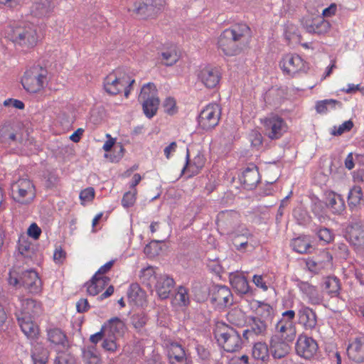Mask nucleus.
Masks as SVG:
<instances>
[{
    "mask_svg": "<svg viewBox=\"0 0 364 364\" xmlns=\"http://www.w3.org/2000/svg\"><path fill=\"white\" fill-rule=\"evenodd\" d=\"M214 335L218 344L227 352L233 353L242 348L240 334L225 323H220L216 326Z\"/></svg>",
    "mask_w": 364,
    "mask_h": 364,
    "instance_id": "nucleus-5",
    "label": "nucleus"
},
{
    "mask_svg": "<svg viewBox=\"0 0 364 364\" xmlns=\"http://www.w3.org/2000/svg\"><path fill=\"white\" fill-rule=\"evenodd\" d=\"M323 290L331 296L337 297L340 294V280L336 277H328L323 284Z\"/></svg>",
    "mask_w": 364,
    "mask_h": 364,
    "instance_id": "nucleus-40",
    "label": "nucleus"
},
{
    "mask_svg": "<svg viewBox=\"0 0 364 364\" xmlns=\"http://www.w3.org/2000/svg\"><path fill=\"white\" fill-rule=\"evenodd\" d=\"M140 102H141L144 114L147 118L151 119L156 115L160 103L159 97Z\"/></svg>",
    "mask_w": 364,
    "mask_h": 364,
    "instance_id": "nucleus-46",
    "label": "nucleus"
},
{
    "mask_svg": "<svg viewBox=\"0 0 364 364\" xmlns=\"http://www.w3.org/2000/svg\"><path fill=\"white\" fill-rule=\"evenodd\" d=\"M293 216L297 221V223L301 225L308 224L311 219L308 212L301 207H297L294 210Z\"/></svg>",
    "mask_w": 364,
    "mask_h": 364,
    "instance_id": "nucleus-53",
    "label": "nucleus"
},
{
    "mask_svg": "<svg viewBox=\"0 0 364 364\" xmlns=\"http://www.w3.org/2000/svg\"><path fill=\"white\" fill-rule=\"evenodd\" d=\"M326 205L317 197L311 198V210L320 223H325L329 218L326 213Z\"/></svg>",
    "mask_w": 364,
    "mask_h": 364,
    "instance_id": "nucleus-33",
    "label": "nucleus"
},
{
    "mask_svg": "<svg viewBox=\"0 0 364 364\" xmlns=\"http://www.w3.org/2000/svg\"><path fill=\"white\" fill-rule=\"evenodd\" d=\"M105 336L119 338L123 336L126 330L125 323L118 317H113L102 326Z\"/></svg>",
    "mask_w": 364,
    "mask_h": 364,
    "instance_id": "nucleus-27",
    "label": "nucleus"
},
{
    "mask_svg": "<svg viewBox=\"0 0 364 364\" xmlns=\"http://www.w3.org/2000/svg\"><path fill=\"white\" fill-rule=\"evenodd\" d=\"M279 67L285 75L291 77L306 73L309 69L307 63L300 55L294 53L284 55L279 61Z\"/></svg>",
    "mask_w": 364,
    "mask_h": 364,
    "instance_id": "nucleus-9",
    "label": "nucleus"
},
{
    "mask_svg": "<svg viewBox=\"0 0 364 364\" xmlns=\"http://www.w3.org/2000/svg\"><path fill=\"white\" fill-rule=\"evenodd\" d=\"M147 322V318L144 314H136L132 316V323L135 328H141Z\"/></svg>",
    "mask_w": 364,
    "mask_h": 364,
    "instance_id": "nucleus-64",
    "label": "nucleus"
},
{
    "mask_svg": "<svg viewBox=\"0 0 364 364\" xmlns=\"http://www.w3.org/2000/svg\"><path fill=\"white\" fill-rule=\"evenodd\" d=\"M158 277L159 275L156 274L155 269L153 267H148L141 270V281L148 287L151 288L154 286Z\"/></svg>",
    "mask_w": 364,
    "mask_h": 364,
    "instance_id": "nucleus-45",
    "label": "nucleus"
},
{
    "mask_svg": "<svg viewBox=\"0 0 364 364\" xmlns=\"http://www.w3.org/2000/svg\"><path fill=\"white\" fill-rule=\"evenodd\" d=\"M348 358L357 363H364V336H359L348 344Z\"/></svg>",
    "mask_w": 364,
    "mask_h": 364,
    "instance_id": "nucleus-21",
    "label": "nucleus"
},
{
    "mask_svg": "<svg viewBox=\"0 0 364 364\" xmlns=\"http://www.w3.org/2000/svg\"><path fill=\"white\" fill-rule=\"evenodd\" d=\"M293 341H284L281 338L272 336L269 341V349L272 356L274 359H284L283 363L287 364L291 360L286 359V356L289 354L290 350L289 343Z\"/></svg>",
    "mask_w": 364,
    "mask_h": 364,
    "instance_id": "nucleus-18",
    "label": "nucleus"
},
{
    "mask_svg": "<svg viewBox=\"0 0 364 364\" xmlns=\"http://www.w3.org/2000/svg\"><path fill=\"white\" fill-rule=\"evenodd\" d=\"M49 358L48 350L41 344L36 343L31 352V358L33 364H47Z\"/></svg>",
    "mask_w": 364,
    "mask_h": 364,
    "instance_id": "nucleus-42",
    "label": "nucleus"
},
{
    "mask_svg": "<svg viewBox=\"0 0 364 364\" xmlns=\"http://www.w3.org/2000/svg\"><path fill=\"white\" fill-rule=\"evenodd\" d=\"M240 222V214L232 210H225L218 213L215 223L221 235H228Z\"/></svg>",
    "mask_w": 364,
    "mask_h": 364,
    "instance_id": "nucleus-13",
    "label": "nucleus"
},
{
    "mask_svg": "<svg viewBox=\"0 0 364 364\" xmlns=\"http://www.w3.org/2000/svg\"><path fill=\"white\" fill-rule=\"evenodd\" d=\"M48 80V70L38 65L27 69L21 79L23 88L28 92L36 93L42 90Z\"/></svg>",
    "mask_w": 364,
    "mask_h": 364,
    "instance_id": "nucleus-6",
    "label": "nucleus"
},
{
    "mask_svg": "<svg viewBox=\"0 0 364 364\" xmlns=\"http://www.w3.org/2000/svg\"><path fill=\"white\" fill-rule=\"evenodd\" d=\"M363 192L360 186H352L348 193L347 203L349 210L351 212H358L363 205Z\"/></svg>",
    "mask_w": 364,
    "mask_h": 364,
    "instance_id": "nucleus-25",
    "label": "nucleus"
},
{
    "mask_svg": "<svg viewBox=\"0 0 364 364\" xmlns=\"http://www.w3.org/2000/svg\"><path fill=\"white\" fill-rule=\"evenodd\" d=\"M297 318L299 323L305 331H314L316 328L318 321L316 312L302 302L299 305Z\"/></svg>",
    "mask_w": 364,
    "mask_h": 364,
    "instance_id": "nucleus-16",
    "label": "nucleus"
},
{
    "mask_svg": "<svg viewBox=\"0 0 364 364\" xmlns=\"http://www.w3.org/2000/svg\"><path fill=\"white\" fill-rule=\"evenodd\" d=\"M227 318L231 324L237 327L243 326L247 322L245 312L238 309H232L228 312Z\"/></svg>",
    "mask_w": 364,
    "mask_h": 364,
    "instance_id": "nucleus-47",
    "label": "nucleus"
},
{
    "mask_svg": "<svg viewBox=\"0 0 364 364\" xmlns=\"http://www.w3.org/2000/svg\"><path fill=\"white\" fill-rule=\"evenodd\" d=\"M159 242V241L152 240L150 243L147 244L144 249V254L149 257H154L157 255L160 250L158 245Z\"/></svg>",
    "mask_w": 364,
    "mask_h": 364,
    "instance_id": "nucleus-60",
    "label": "nucleus"
},
{
    "mask_svg": "<svg viewBox=\"0 0 364 364\" xmlns=\"http://www.w3.org/2000/svg\"><path fill=\"white\" fill-rule=\"evenodd\" d=\"M301 24L303 28L309 33L322 35L327 33L330 29V23L323 17H312L305 16L301 19Z\"/></svg>",
    "mask_w": 364,
    "mask_h": 364,
    "instance_id": "nucleus-15",
    "label": "nucleus"
},
{
    "mask_svg": "<svg viewBox=\"0 0 364 364\" xmlns=\"http://www.w3.org/2000/svg\"><path fill=\"white\" fill-rule=\"evenodd\" d=\"M342 103L340 101L333 99H326L318 101L316 104V110L318 113H326L336 107L341 108Z\"/></svg>",
    "mask_w": 364,
    "mask_h": 364,
    "instance_id": "nucleus-48",
    "label": "nucleus"
},
{
    "mask_svg": "<svg viewBox=\"0 0 364 364\" xmlns=\"http://www.w3.org/2000/svg\"><path fill=\"white\" fill-rule=\"evenodd\" d=\"M174 285L175 281L168 274H159L154 287L159 297L161 299H166L169 297Z\"/></svg>",
    "mask_w": 364,
    "mask_h": 364,
    "instance_id": "nucleus-22",
    "label": "nucleus"
},
{
    "mask_svg": "<svg viewBox=\"0 0 364 364\" xmlns=\"http://www.w3.org/2000/svg\"><path fill=\"white\" fill-rule=\"evenodd\" d=\"M239 180L245 189H254L260 181L259 173L257 166L251 164L247 167L240 176Z\"/></svg>",
    "mask_w": 364,
    "mask_h": 364,
    "instance_id": "nucleus-20",
    "label": "nucleus"
},
{
    "mask_svg": "<svg viewBox=\"0 0 364 364\" xmlns=\"http://www.w3.org/2000/svg\"><path fill=\"white\" fill-rule=\"evenodd\" d=\"M11 127L9 125H4L0 129V141L6 145H11L13 142L16 141V134L11 131Z\"/></svg>",
    "mask_w": 364,
    "mask_h": 364,
    "instance_id": "nucleus-52",
    "label": "nucleus"
},
{
    "mask_svg": "<svg viewBox=\"0 0 364 364\" xmlns=\"http://www.w3.org/2000/svg\"><path fill=\"white\" fill-rule=\"evenodd\" d=\"M11 191L12 198L21 204H28L36 197L35 186L27 178H20L11 183Z\"/></svg>",
    "mask_w": 364,
    "mask_h": 364,
    "instance_id": "nucleus-8",
    "label": "nucleus"
},
{
    "mask_svg": "<svg viewBox=\"0 0 364 364\" xmlns=\"http://www.w3.org/2000/svg\"><path fill=\"white\" fill-rule=\"evenodd\" d=\"M306 297L308 299L309 304L311 305H320L323 301V296L318 291L316 287H315L314 290H311V293L308 294Z\"/></svg>",
    "mask_w": 364,
    "mask_h": 364,
    "instance_id": "nucleus-59",
    "label": "nucleus"
},
{
    "mask_svg": "<svg viewBox=\"0 0 364 364\" xmlns=\"http://www.w3.org/2000/svg\"><path fill=\"white\" fill-rule=\"evenodd\" d=\"M353 127V122L349 119L340 124L338 127L334 126L331 131V134L333 136H341L345 132H349Z\"/></svg>",
    "mask_w": 364,
    "mask_h": 364,
    "instance_id": "nucleus-55",
    "label": "nucleus"
},
{
    "mask_svg": "<svg viewBox=\"0 0 364 364\" xmlns=\"http://www.w3.org/2000/svg\"><path fill=\"white\" fill-rule=\"evenodd\" d=\"M254 242V238H247V237H242V239L239 240H235L232 242L233 245L236 250L245 252L247 247L250 246L252 247H254L255 244Z\"/></svg>",
    "mask_w": 364,
    "mask_h": 364,
    "instance_id": "nucleus-56",
    "label": "nucleus"
},
{
    "mask_svg": "<svg viewBox=\"0 0 364 364\" xmlns=\"http://www.w3.org/2000/svg\"><path fill=\"white\" fill-rule=\"evenodd\" d=\"M257 315L255 317H257L267 323L272 322L275 314L274 308L267 303L262 301H257Z\"/></svg>",
    "mask_w": 364,
    "mask_h": 364,
    "instance_id": "nucleus-35",
    "label": "nucleus"
},
{
    "mask_svg": "<svg viewBox=\"0 0 364 364\" xmlns=\"http://www.w3.org/2000/svg\"><path fill=\"white\" fill-rule=\"evenodd\" d=\"M158 97V90L155 84L153 82H148L142 86L139 95V101L140 102Z\"/></svg>",
    "mask_w": 364,
    "mask_h": 364,
    "instance_id": "nucleus-49",
    "label": "nucleus"
},
{
    "mask_svg": "<svg viewBox=\"0 0 364 364\" xmlns=\"http://www.w3.org/2000/svg\"><path fill=\"white\" fill-rule=\"evenodd\" d=\"M4 34L5 38L14 43L28 48L34 46L38 41L36 26L26 21L14 22L7 25Z\"/></svg>",
    "mask_w": 364,
    "mask_h": 364,
    "instance_id": "nucleus-2",
    "label": "nucleus"
},
{
    "mask_svg": "<svg viewBox=\"0 0 364 364\" xmlns=\"http://www.w3.org/2000/svg\"><path fill=\"white\" fill-rule=\"evenodd\" d=\"M49 342L55 346H65L68 341L64 332L58 328H50L47 330Z\"/></svg>",
    "mask_w": 364,
    "mask_h": 364,
    "instance_id": "nucleus-41",
    "label": "nucleus"
},
{
    "mask_svg": "<svg viewBox=\"0 0 364 364\" xmlns=\"http://www.w3.org/2000/svg\"><path fill=\"white\" fill-rule=\"evenodd\" d=\"M18 250L21 255L25 258H31L34 253L33 247L25 237H21L18 239Z\"/></svg>",
    "mask_w": 364,
    "mask_h": 364,
    "instance_id": "nucleus-51",
    "label": "nucleus"
},
{
    "mask_svg": "<svg viewBox=\"0 0 364 364\" xmlns=\"http://www.w3.org/2000/svg\"><path fill=\"white\" fill-rule=\"evenodd\" d=\"M251 38L250 28L245 23L235 24L218 37V48L227 56L240 54Z\"/></svg>",
    "mask_w": 364,
    "mask_h": 364,
    "instance_id": "nucleus-1",
    "label": "nucleus"
},
{
    "mask_svg": "<svg viewBox=\"0 0 364 364\" xmlns=\"http://www.w3.org/2000/svg\"><path fill=\"white\" fill-rule=\"evenodd\" d=\"M198 79L208 88H214L219 83L220 75L217 68L205 67L198 75Z\"/></svg>",
    "mask_w": 364,
    "mask_h": 364,
    "instance_id": "nucleus-24",
    "label": "nucleus"
},
{
    "mask_svg": "<svg viewBox=\"0 0 364 364\" xmlns=\"http://www.w3.org/2000/svg\"><path fill=\"white\" fill-rule=\"evenodd\" d=\"M134 82V80L129 75L118 70L105 78L103 85L105 92L109 95H116L124 90V96L128 97Z\"/></svg>",
    "mask_w": 364,
    "mask_h": 364,
    "instance_id": "nucleus-4",
    "label": "nucleus"
},
{
    "mask_svg": "<svg viewBox=\"0 0 364 364\" xmlns=\"http://www.w3.org/2000/svg\"><path fill=\"white\" fill-rule=\"evenodd\" d=\"M295 316L296 312L292 309L282 312L281 318L274 325L275 333L272 336L281 338L287 341H294L296 336Z\"/></svg>",
    "mask_w": 364,
    "mask_h": 364,
    "instance_id": "nucleus-7",
    "label": "nucleus"
},
{
    "mask_svg": "<svg viewBox=\"0 0 364 364\" xmlns=\"http://www.w3.org/2000/svg\"><path fill=\"white\" fill-rule=\"evenodd\" d=\"M291 247L294 251L300 254L309 253L313 249L310 239L307 236L294 238L291 242Z\"/></svg>",
    "mask_w": 364,
    "mask_h": 364,
    "instance_id": "nucleus-37",
    "label": "nucleus"
},
{
    "mask_svg": "<svg viewBox=\"0 0 364 364\" xmlns=\"http://www.w3.org/2000/svg\"><path fill=\"white\" fill-rule=\"evenodd\" d=\"M267 331V323L255 316H250L248 317L247 328L243 331L242 336L247 341L254 340L257 337L266 336Z\"/></svg>",
    "mask_w": 364,
    "mask_h": 364,
    "instance_id": "nucleus-14",
    "label": "nucleus"
},
{
    "mask_svg": "<svg viewBox=\"0 0 364 364\" xmlns=\"http://www.w3.org/2000/svg\"><path fill=\"white\" fill-rule=\"evenodd\" d=\"M54 8L51 0H40L33 4L31 8V15L37 18L48 16Z\"/></svg>",
    "mask_w": 364,
    "mask_h": 364,
    "instance_id": "nucleus-32",
    "label": "nucleus"
},
{
    "mask_svg": "<svg viewBox=\"0 0 364 364\" xmlns=\"http://www.w3.org/2000/svg\"><path fill=\"white\" fill-rule=\"evenodd\" d=\"M252 357L257 360L265 361L269 358V350L264 342L255 343L252 349Z\"/></svg>",
    "mask_w": 364,
    "mask_h": 364,
    "instance_id": "nucleus-43",
    "label": "nucleus"
},
{
    "mask_svg": "<svg viewBox=\"0 0 364 364\" xmlns=\"http://www.w3.org/2000/svg\"><path fill=\"white\" fill-rule=\"evenodd\" d=\"M106 279H107L106 277L94 274L92 279L85 284L87 294L90 296L97 295L102 290Z\"/></svg>",
    "mask_w": 364,
    "mask_h": 364,
    "instance_id": "nucleus-38",
    "label": "nucleus"
},
{
    "mask_svg": "<svg viewBox=\"0 0 364 364\" xmlns=\"http://www.w3.org/2000/svg\"><path fill=\"white\" fill-rule=\"evenodd\" d=\"M326 207L334 215H341L346 210V203L341 194L330 192L326 197Z\"/></svg>",
    "mask_w": 364,
    "mask_h": 364,
    "instance_id": "nucleus-31",
    "label": "nucleus"
},
{
    "mask_svg": "<svg viewBox=\"0 0 364 364\" xmlns=\"http://www.w3.org/2000/svg\"><path fill=\"white\" fill-rule=\"evenodd\" d=\"M295 350L299 357L305 360H311L316 355L318 351V345L312 337L301 333L297 337Z\"/></svg>",
    "mask_w": 364,
    "mask_h": 364,
    "instance_id": "nucleus-12",
    "label": "nucleus"
},
{
    "mask_svg": "<svg viewBox=\"0 0 364 364\" xmlns=\"http://www.w3.org/2000/svg\"><path fill=\"white\" fill-rule=\"evenodd\" d=\"M167 355L171 364H188L184 348L178 343L173 342L168 347Z\"/></svg>",
    "mask_w": 364,
    "mask_h": 364,
    "instance_id": "nucleus-28",
    "label": "nucleus"
},
{
    "mask_svg": "<svg viewBox=\"0 0 364 364\" xmlns=\"http://www.w3.org/2000/svg\"><path fill=\"white\" fill-rule=\"evenodd\" d=\"M317 236L321 241L326 244L330 243L333 240V233L331 230L323 228L317 231Z\"/></svg>",
    "mask_w": 364,
    "mask_h": 364,
    "instance_id": "nucleus-61",
    "label": "nucleus"
},
{
    "mask_svg": "<svg viewBox=\"0 0 364 364\" xmlns=\"http://www.w3.org/2000/svg\"><path fill=\"white\" fill-rule=\"evenodd\" d=\"M175 299L179 306H187L190 303L188 289L183 286L178 287Z\"/></svg>",
    "mask_w": 364,
    "mask_h": 364,
    "instance_id": "nucleus-54",
    "label": "nucleus"
},
{
    "mask_svg": "<svg viewBox=\"0 0 364 364\" xmlns=\"http://www.w3.org/2000/svg\"><path fill=\"white\" fill-rule=\"evenodd\" d=\"M211 300L220 308L226 307L232 304V294L230 289L226 286H217Z\"/></svg>",
    "mask_w": 364,
    "mask_h": 364,
    "instance_id": "nucleus-26",
    "label": "nucleus"
},
{
    "mask_svg": "<svg viewBox=\"0 0 364 364\" xmlns=\"http://www.w3.org/2000/svg\"><path fill=\"white\" fill-rule=\"evenodd\" d=\"M8 282L16 288L23 287L33 294H37L42 290L41 280L38 274L33 269L20 272L18 269L13 268L9 271Z\"/></svg>",
    "mask_w": 364,
    "mask_h": 364,
    "instance_id": "nucleus-3",
    "label": "nucleus"
},
{
    "mask_svg": "<svg viewBox=\"0 0 364 364\" xmlns=\"http://www.w3.org/2000/svg\"><path fill=\"white\" fill-rule=\"evenodd\" d=\"M205 157L200 151L196 155L193 160H190L189 150L186 151V164L181 170V173H183L186 168L191 171L192 175H196L203 168L205 164Z\"/></svg>",
    "mask_w": 364,
    "mask_h": 364,
    "instance_id": "nucleus-30",
    "label": "nucleus"
},
{
    "mask_svg": "<svg viewBox=\"0 0 364 364\" xmlns=\"http://www.w3.org/2000/svg\"><path fill=\"white\" fill-rule=\"evenodd\" d=\"M20 314L21 316H28L29 317L38 316L42 311L41 303L30 298H20Z\"/></svg>",
    "mask_w": 364,
    "mask_h": 364,
    "instance_id": "nucleus-29",
    "label": "nucleus"
},
{
    "mask_svg": "<svg viewBox=\"0 0 364 364\" xmlns=\"http://www.w3.org/2000/svg\"><path fill=\"white\" fill-rule=\"evenodd\" d=\"M267 136L272 140L280 139L288 131L285 119L275 113L267 115L263 122Z\"/></svg>",
    "mask_w": 364,
    "mask_h": 364,
    "instance_id": "nucleus-10",
    "label": "nucleus"
},
{
    "mask_svg": "<svg viewBox=\"0 0 364 364\" xmlns=\"http://www.w3.org/2000/svg\"><path fill=\"white\" fill-rule=\"evenodd\" d=\"M228 235L232 240V242L239 240L242 239V237H247V239L254 238V235L250 230H249L245 225L241 224L240 222Z\"/></svg>",
    "mask_w": 364,
    "mask_h": 364,
    "instance_id": "nucleus-44",
    "label": "nucleus"
},
{
    "mask_svg": "<svg viewBox=\"0 0 364 364\" xmlns=\"http://www.w3.org/2000/svg\"><path fill=\"white\" fill-rule=\"evenodd\" d=\"M306 297L308 299L309 304L311 305H320L323 301V296L318 291L316 287H315L314 290H311V293L308 294Z\"/></svg>",
    "mask_w": 364,
    "mask_h": 364,
    "instance_id": "nucleus-58",
    "label": "nucleus"
},
{
    "mask_svg": "<svg viewBox=\"0 0 364 364\" xmlns=\"http://www.w3.org/2000/svg\"><path fill=\"white\" fill-rule=\"evenodd\" d=\"M95 197V189L92 187H88L82 190L80 193L81 203L85 205L93 200Z\"/></svg>",
    "mask_w": 364,
    "mask_h": 364,
    "instance_id": "nucleus-63",
    "label": "nucleus"
},
{
    "mask_svg": "<svg viewBox=\"0 0 364 364\" xmlns=\"http://www.w3.org/2000/svg\"><path fill=\"white\" fill-rule=\"evenodd\" d=\"M220 107L216 103H210L204 107L198 116V125L205 130L209 131L215 128L220 119Z\"/></svg>",
    "mask_w": 364,
    "mask_h": 364,
    "instance_id": "nucleus-11",
    "label": "nucleus"
},
{
    "mask_svg": "<svg viewBox=\"0 0 364 364\" xmlns=\"http://www.w3.org/2000/svg\"><path fill=\"white\" fill-rule=\"evenodd\" d=\"M85 364H100L99 353L94 346H87L82 351Z\"/></svg>",
    "mask_w": 364,
    "mask_h": 364,
    "instance_id": "nucleus-50",
    "label": "nucleus"
},
{
    "mask_svg": "<svg viewBox=\"0 0 364 364\" xmlns=\"http://www.w3.org/2000/svg\"><path fill=\"white\" fill-rule=\"evenodd\" d=\"M230 282L232 287L240 294H246L250 291V286L246 277L239 274H231Z\"/></svg>",
    "mask_w": 364,
    "mask_h": 364,
    "instance_id": "nucleus-34",
    "label": "nucleus"
},
{
    "mask_svg": "<svg viewBox=\"0 0 364 364\" xmlns=\"http://www.w3.org/2000/svg\"><path fill=\"white\" fill-rule=\"evenodd\" d=\"M16 316L18 325L26 338L31 342L36 340L37 341L39 336V328L38 325L36 324L28 316H21L18 313H16Z\"/></svg>",
    "mask_w": 364,
    "mask_h": 364,
    "instance_id": "nucleus-19",
    "label": "nucleus"
},
{
    "mask_svg": "<svg viewBox=\"0 0 364 364\" xmlns=\"http://www.w3.org/2000/svg\"><path fill=\"white\" fill-rule=\"evenodd\" d=\"M180 55L176 46L172 45L161 53V63L166 66H172L179 60Z\"/></svg>",
    "mask_w": 364,
    "mask_h": 364,
    "instance_id": "nucleus-39",
    "label": "nucleus"
},
{
    "mask_svg": "<svg viewBox=\"0 0 364 364\" xmlns=\"http://www.w3.org/2000/svg\"><path fill=\"white\" fill-rule=\"evenodd\" d=\"M127 297L130 303L141 306L144 301L145 294L138 284L133 283L127 290Z\"/></svg>",
    "mask_w": 364,
    "mask_h": 364,
    "instance_id": "nucleus-36",
    "label": "nucleus"
},
{
    "mask_svg": "<svg viewBox=\"0 0 364 364\" xmlns=\"http://www.w3.org/2000/svg\"><path fill=\"white\" fill-rule=\"evenodd\" d=\"M160 0H140L134 4V11L141 16H150L161 8Z\"/></svg>",
    "mask_w": 364,
    "mask_h": 364,
    "instance_id": "nucleus-23",
    "label": "nucleus"
},
{
    "mask_svg": "<svg viewBox=\"0 0 364 364\" xmlns=\"http://www.w3.org/2000/svg\"><path fill=\"white\" fill-rule=\"evenodd\" d=\"M296 286L299 289L300 292L304 295L306 296L311 293V290H314L316 286L312 285L308 282L302 281L299 279L295 280Z\"/></svg>",
    "mask_w": 364,
    "mask_h": 364,
    "instance_id": "nucleus-62",
    "label": "nucleus"
},
{
    "mask_svg": "<svg viewBox=\"0 0 364 364\" xmlns=\"http://www.w3.org/2000/svg\"><path fill=\"white\" fill-rule=\"evenodd\" d=\"M136 189L126 192L122 199V205L127 208L134 205L136 199Z\"/></svg>",
    "mask_w": 364,
    "mask_h": 364,
    "instance_id": "nucleus-57",
    "label": "nucleus"
},
{
    "mask_svg": "<svg viewBox=\"0 0 364 364\" xmlns=\"http://www.w3.org/2000/svg\"><path fill=\"white\" fill-rule=\"evenodd\" d=\"M344 236L354 247L358 248L364 246V224L360 222L348 224L346 228Z\"/></svg>",
    "mask_w": 364,
    "mask_h": 364,
    "instance_id": "nucleus-17",
    "label": "nucleus"
}]
</instances>
